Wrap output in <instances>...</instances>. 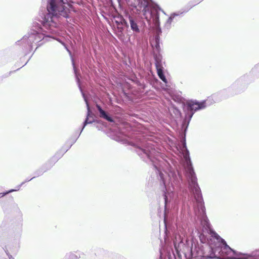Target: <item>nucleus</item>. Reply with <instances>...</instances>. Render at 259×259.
Wrapping results in <instances>:
<instances>
[{"label":"nucleus","mask_w":259,"mask_h":259,"mask_svg":"<svg viewBox=\"0 0 259 259\" xmlns=\"http://www.w3.org/2000/svg\"><path fill=\"white\" fill-rule=\"evenodd\" d=\"M13 206L15 208H16V209H18V211H20V209H19V208L18 207V205L17 204H16V203H14L13 204Z\"/></svg>","instance_id":"obj_24"},{"label":"nucleus","mask_w":259,"mask_h":259,"mask_svg":"<svg viewBox=\"0 0 259 259\" xmlns=\"http://www.w3.org/2000/svg\"><path fill=\"white\" fill-rule=\"evenodd\" d=\"M5 251L8 256L9 259H15L14 257L10 254L7 249L5 250Z\"/></svg>","instance_id":"obj_21"},{"label":"nucleus","mask_w":259,"mask_h":259,"mask_svg":"<svg viewBox=\"0 0 259 259\" xmlns=\"http://www.w3.org/2000/svg\"><path fill=\"white\" fill-rule=\"evenodd\" d=\"M251 75L244 74L238 78L229 88L223 90L212 95V97L216 101H219L229 96H233L243 91L249 84L251 79Z\"/></svg>","instance_id":"obj_4"},{"label":"nucleus","mask_w":259,"mask_h":259,"mask_svg":"<svg viewBox=\"0 0 259 259\" xmlns=\"http://www.w3.org/2000/svg\"><path fill=\"white\" fill-rule=\"evenodd\" d=\"M72 64L73 67L74 72L76 77V79L77 82V83L78 84V87L79 88L80 91L81 93V95L82 96V97L84 99V102H85L87 108V116L84 120V121L82 123V126L80 130L79 135L81 134V132L83 131V129L85 127V126L90 123H92L93 122H94V119L93 118L94 114L92 112L91 108L90 107L89 102L88 101V99L87 96L85 95V93L83 92L82 89H81L80 83H79V78L78 74V70L76 69V68L75 66L74 61L73 59H72Z\"/></svg>","instance_id":"obj_5"},{"label":"nucleus","mask_w":259,"mask_h":259,"mask_svg":"<svg viewBox=\"0 0 259 259\" xmlns=\"http://www.w3.org/2000/svg\"><path fill=\"white\" fill-rule=\"evenodd\" d=\"M56 0H49L48 13H42L39 15L38 20L40 23H34L33 28L27 35L16 42L20 45L24 44L26 53L30 52L32 49L33 44L37 45L34 52L45 42L50 41L51 39L60 41L57 36L60 35L62 32V27L59 21L60 17L67 18L68 17L69 10L67 8L58 7L55 4Z\"/></svg>","instance_id":"obj_2"},{"label":"nucleus","mask_w":259,"mask_h":259,"mask_svg":"<svg viewBox=\"0 0 259 259\" xmlns=\"http://www.w3.org/2000/svg\"><path fill=\"white\" fill-rule=\"evenodd\" d=\"M127 3L130 5L134 6L137 10L142 9L143 15L148 22L152 19L154 24L153 36L160 38L162 30L160 26L159 12L161 11L165 14L160 7L152 0H127Z\"/></svg>","instance_id":"obj_3"},{"label":"nucleus","mask_w":259,"mask_h":259,"mask_svg":"<svg viewBox=\"0 0 259 259\" xmlns=\"http://www.w3.org/2000/svg\"><path fill=\"white\" fill-rule=\"evenodd\" d=\"M22 233V224H19L17 228L16 233L15 236L16 238H19Z\"/></svg>","instance_id":"obj_16"},{"label":"nucleus","mask_w":259,"mask_h":259,"mask_svg":"<svg viewBox=\"0 0 259 259\" xmlns=\"http://www.w3.org/2000/svg\"><path fill=\"white\" fill-rule=\"evenodd\" d=\"M80 135L79 134L78 136L77 137H75L73 138H71L68 142H69V145L72 144V145L75 143L77 139L78 138Z\"/></svg>","instance_id":"obj_20"},{"label":"nucleus","mask_w":259,"mask_h":259,"mask_svg":"<svg viewBox=\"0 0 259 259\" xmlns=\"http://www.w3.org/2000/svg\"><path fill=\"white\" fill-rule=\"evenodd\" d=\"M67 152V150H64L63 151H62V150H60L59 151H58L54 157L52 158L51 160H53L54 162H56L58 159H59L61 157H62V156Z\"/></svg>","instance_id":"obj_13"},{"label":"nucleus","mask_w":259,"mask_h":259,"mask_svg":"<svg viewBox=\"0 0 259 259\" xmlns=\"http://www.w3.org/2000/svg\"><path fill=\"white\" fill-rule=\"evenodd\" d=\"M153 53L154 60L155 62V66L157 70H158V68L162 66V56L160 53V51L153 52Z\"/></svg>","instance_id":"obj_10"},{"label":"nucleus","mask_w":259,"mask_h":259,"mask_svg":"<svg viewBox=\"0 0 259 259\" xmlns=\"http://www.w3.org/2000/svg\"><path fill=\"white\" fill-rule=\"evenodd\" d=\"M35 178V177H32V178L31 179H26L24 182H23V183H24L23 184V185L24 183H25L26 182H29V181H31V180L33 179H34V178Z\"/></svg>","instance_id":"obj_25"},{"label":"nucleus","mask_w":259,"mask_h":259,"mask_svg":"<svg viewBox=\"0 0 259 259\" xmlns=\"http://www.w3.org/2000/svg\"><path fill=\"white\" fill-rule=\"evenodd\" d=\"M72 146V144L67 145L66 146L63 147L60 150H62V151H63L64 150H67V151L71 148Z\"/></svg>","instance_id":"obj_22"},{"label":"nucleus","mask_w":259,"mask_h":259,"mask_svg":"<svg viewBox=\"0 0 259 259\" xmlns=\"http://www.w3.org/2000/svg\"><path fill=\"white\" fill-rule=\"evenodd\" d=\"M151 44L153 49V52L161 51L160 47V38L158 36H153L151 40Z\"/></svg>","instance_id":"obj_11"},{"label":"nucleus","mask_w":259,"mask_h":259,"mask_svg":"<svg viewBox=\"0 0 259 259\" xmlns=\"http://www.w3.org/2000/svg\"><path fill=\"white\" fill-rule=\"evenodd\" d=\"M135 82L139 87V89L141 90V92L143 93L144 91L147 88V85L145 82L144 80L136 79Z\"/></svg>","instance_id":"obj_12"},{"label":"nucleus","mask_w":259,"mask_h":259,"mask_svg":"<svg viewBox=\"0 0 259 259\" xmlns=\"http://www.w3.org/2000/svg\"><path fill=\"white\" fill-rule=\"evenodd\" d=\"M23 183H22L20 185L17 186L16 187V189H12L8 191H6L4 192L0 193V198L4 197L5 196L7 195V194H9L10 193L19 190L20 189V187L23 185Z\"/></svg>","instance_id":"obj_14"},{"label":"nucleus","mask_w":259,"mask_h":259,"mask_svg":"<svg viewBox=\"0 0 259 259\" xmlns=\"http://www.w3.org/2000/svg\"><path fill=\"white\" fill-rule=\"evenodd\" d=\"M99 253H105V251L104 249H101V248L98 249V250H97V253L99 254Z\"/></svg>","instance_id":"obj_23"},{"label":"nucleus","mask_w":259,"mask_h":259,"mask_svg":"<svg viewBox=\"0 0 259 259\" xmlns=\"http://www.w3.org/2000/svg\"><path fill=\"white\" fill-rule=\"evenodd\" d=\"M145 80L147 82H149L152 85H154L155 83H157L158 81V79L154 76L149 75L146 77Z\"/></svg>","instance_id":"obj_15"},{"label":"nucleus","mask_w":259,"mask_h":259,"mask_svg":"<svg viewBox=\"0 0 259 259\" xmlns=\"http://www.w3.org/2000/svg\"><path fill=\"white\" fill-rule=\"evenodd\" d=\"M161 186L163 189L164 199L165 241L172 244V255L167 251V259H241V253L232 249L213 231L207 237L200 234L199 244L196 239L188 240L179 234L168 229L166 220V212L170 208V203L176 204L180 199L182 202V212L184 216L189 215L191 204L195 213L206 229L210 224L207 217L204 202L200 187L197 182L195 173H184L188 183L189 193L182 173H156ZM160 259H163L161 256Z\"/></svg>","instance_id":"obj_1"},{"label":"nucleus","mask_w":259,"mask_h":259,"mask_svg":"<svg viewBox=\"0 0 259 259\" xmlns=\"http://www.w3.org/2000/svg\"><path fill=\"white\" fill-rule=\"evenodd\" d=\"M71 1L72 3H76L78 4L79 5H81L83 4V2L82 0H56L55 4L57 6V7H58V9H61V8H65L68 9L69 12H68V17L66 18H68L70 17V10L68 6H69V2ZM48 4H49V0H48ZM48 4H47V9H48Z\"/></svg>","instance_id":"obj_6"},{"label":"nucleus","mask_w":259,"mask_h":259,"mask_svg":"<svg viewBox=\"0 0 259 259\" xmlns=\"http://www.w3.org/2000/svg\"><path fill=\"white\" fill-rule=\"evenodd\" d=\"M174 113L177 117H181V112L180 110L177 108H174L173 110Z\"/></svg>","instance_id":"obj_18"},{"label":"nucleus","mask_w":259,"mask_h":259,"mask_svg":"<svg viewBox=\"0 0 259 259\" xmlns=\"http://www.w3.org/2000/svg\"><path fill=\"white\" fill-rule=\"evenodd\" d=\"M7 224L5 223H2L0 226V237H1L5 231L7 229Z\"/></svg>","instance_id":"obj_17"},{"label":"nucleus","mask_w":259,"mask_h":259,"mask_svg":"<svg viewBox=\"0 0 259 259\" xmlns=\"http://www.w3.org/2000/svg\"><path fill=\"white\" fill-rule=\"evenodd\" d=\"M158 74L159 77V78L165 83L167 82V79L165 76V75L163 74V73H160L158 71Z\"/></svg>","instance_id":"obj_19"},{"label":"nucleus","mask_w":259,"mask_h":259,"mask_svg":"<svg viewBox=\"0 0 259 259\" xmlns=\"http://www.w3.org/2000/svg\"><path fill=\"white\" fill-rule=\"evenodd\" d=\"M114 19L119 32H122L125 29H127L128 28V23L121 15L116 16Z\"/></svg>","instance_id":"obj_7"},{"label":"nucleus","mask_w":259,"mask_h":259,"mask_svg":"<svg viewBox=\"0 0 259 259\" xmlns=\"http://www.w3.org/2000/svg\"><path fill=\"white\" fill-rule=\"evenodd\" d=\"M17 252H18V249H15L14 251L13 252L14 254H17Z\"/></svg>","instance_id":"obj_26"},{"label":"nucleus","mask_w":259,"mask_h":259,"mask_svg":"<svg viewBox=\"0 0 259 259\" xmlns=\"http://www.w3.org/2000/svg\"><path fill=\"white\" fill-rule=\"evenodd\" d=\"M96 108L99 112V115L101 118H104L110 122H114V120L112 116L103 109L99 105L96 104Z\"/></svg>","instance_id":"obj_8"},{"label":"nucleus","mask_w":259,"mask_h":259,"mask_svg":"<svg viewBox=\"0 0 259 259\" xmlns=\"http://www.w3.org/2000/svg\"><path fill=\"white\" fill-rule=\"evenodd\" d=\"M95 254H96V255H99V254L97 255V253H95Z\"/></svg>","instance_id":"obj_27"},{"label":"nucleus","mask_w":259,"mask_h":259,"mask_svg":"<svg viewBox=\"0 0 259 259\" xmlns=\"http://www.w3.org/2000/svg\"><path fill=\"white\" fill-rule=\"evenodd\" d=\"M53 166V164L51 163V162H48L43 165L40 168L36 170L34 174L35 175L34 177H38L39 176H41L45 172L49 170L52 166Z\"/></svg>","instance_id":"obj_9"}]
</instances>
